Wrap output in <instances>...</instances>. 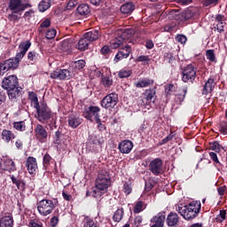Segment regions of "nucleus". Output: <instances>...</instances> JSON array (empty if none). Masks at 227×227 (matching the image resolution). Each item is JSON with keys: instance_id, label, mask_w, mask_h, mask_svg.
I'll return each mask as SVG.
<instances>
[{"instance_id": "6", "label": "nucleus", "mask_w": 227, "mask_h": 227, "mask_svg": "<svg viewBox=\"0 0 227 227\" xmlns=\"http://www.w3.org/2000/svg\"><path fill=\"white\" fill-rule=\"evenodd\" d=\"M100 107L90 106H85L82 116L83 118H86V120H89V121H93V119L95 120L96 123H98L100 121Z\"/></svg>"}, {"instance_id": "16", "label": "nucleus", "mask_w": 227, "mask_h": 227, "mask_svg": "<svg viewBox=\"0 0 227 227\" xmlns=\"http://www.w3.org/2000/svg\"><path fill=\"white\" fill-rule=\"evenodd\" d=\"M165 221L166 212H160L151 219V223H153V225L151 227H164Z\"/></svg>"}, {"instance_id": "30", "label": "nucleus", "mask_w": 227, "mask_h": 227, "mask_svg": "<svg viewBox=\"0 0 227 227\" xmlns=\"http://www.w3.org/2000/svg\"><path fill=\"white\" fill-rule=\"evenodd\" d=\"M155 81L150 78H143L138 82L135 83L136 88H148V86L153 85Z\"/></svg>"}, {"instance_id": "4", "label": "nucleus", "mask_w": 227, "mask_h": 227, "mask_svg": "<svg viewBox=\"0 0 227 227\" xmlns=\"http://www.w3.org/2000/svg\"><path fill=\"white\" fill-rule=\"evenodd\" d=\"M54 208H56V204H54V201H52V200L43 199L37 203L38 213L43 217L51 215Z\"/></svg>"}, {"instance_id": "22", "label": "nucleus", "mask_w": 227, "mask_h": 227, "mask_svg": "<svg viewBox=\"0 0 227 227\" xmlns=\"http://www.w3.org/2000/svg\"><path fill=\"white\" fill-rule=\"evenodd\" d=\"M215 88V81L213 78H208V80L203 85L202 95H208V93H212Z\"/></svg>"}, {"instance_id": "3", "label": "nucleus", "mask_w": 227, "mask_h": 227, "mask_svg": "<svg viewBox=\"0 0 227 227\" xmlns=\"http://www.w3.org/2000/svg\"><path fill=\"white\" fill-rule=\"evenodd\" d=\"M176 210L185 221H192L198 217L201 211V201L192 200L184 207L178 206Z\"/></svg>"}, {"instance_id": "20", "label": "nucleus", "mask_w": 227, "mask_h": 227, "mask_svg": "<svg viewBox=\"0 0 227 227\" xmlns=\"http://www.w3.org/2000/svg\"><path fill=\"white\" fill-rule=\"evenodd\" d=\"M180 223V216L175 212H170L167 216V225L169 227H176Z\"/></svg>"}, {"instance_id": "35", "label": "nucleus", "mask_w": 227, "mask_h": 227, "mask_svg": "<svg viewBox=\"0 0 227 227\" xmlns=\"http://www.w3.org/2000/svg\"><path fill=\"white\" fill-rule=\"evenodd\" d=\"M28 100L31 102V106L35 109L40 106V102H38V95L35 91L28 92Z\"/></svg>"}, {"instance_id": "45", "label": "nucleus", "mask_w": 227, "mask_h": 227, "mask_svg": "<svg viewBox=\"0 0 227 227\" xmlns=\"http://www.w3.org/2000/svg\"><path fill=\"white\" fill-rule=\"evenodd\" d=\"M47 27H51V18L45 19L39 26L37 31L38 33H43V29H47Z\"/></svg>"}, {"instance_id": "29", "label": "nucleus", "mask_w": 227, "mask_h": 227, "mask_svg": "<svg viewBox=\"0 0 227 227\" xmlns=\"http://www.w3.org/2000/svg\"><path fill=\"white\" fill-rule=\"evenodd\" d=\"M76 12L79 15L82 17H86V15H90L91 12V10L90 9V5L87 4H81L77 9Z\"/></svg>"}, {"instance_id": "41", "label": "nucleus", "mask_w": 227, "mask_h": 227, "mask_svg": "<svg viewBox=\"0 0 227 227\" xmlns=\"http://www.w3.org/2000/svg\"><path fill=\"white\" fill-rule=\"evenodd\" d=\"M51 8V0H42L38 4V10L41 13L47 12Z\"/></svg>"}, {"instance_id": "21", "label": "nucleus", "mask_w": 227, "mask_h": 227, "mask_svg": "<svg viewBox=\"0 0 227 227\" xmlns=\"http://www.w3.org/2000/svg\"><path fill=\"white\" fill-rule=\"evenodd\" d=\"M51 164H54L55 171H58V163H56V160L52 159V156H51V154L46 153L43 158V166L44 169H49Z\"/></svg>"}, {"instance_id": "60", "label": "nucleus", "mask_w": 227, "mask_h": 227, "mask_svg": "<svg viewBox=\"0 0 227 227\" xmlns=\"http://www.w3.org/2000/svg\"><path fill=\"white\" fill-rule=\"evenodd\" d=\"M16 13H20V12H12L11 14H9L7 16V19L10 22H17V20H19L20 18L19 17V15H17Z\"/></svg>"}, {"instance_id": "34", "label": "nucleus", "mask_w": 227, "mask_h": 227, "mask_svg": "<svg viewBox=\"0 0 227 227\" xmlns=\"http://www.w3.org/2000/svg\"><path fill=\"white\" fill-rule=\"evenodd\" d=\"M90 43H91L88 38H86L84 35L82 38H81L78 42V51H84L90 47Z\"/></svg>"}, {"instance_id": "7", "label": "nucleus", "mask_w": 227, "mask_h": 227, "mask_svg": "<svg viewBox=\"0 0 227 227\" xmlns=\"http://www.w3.org/2000/svg\"><path fill=\"white\" fill-rule=\"evenodd\" d=\"M119 99H118V94L112 92L110 94H107L101 101L100 106L103 107V109H107L108 111H111V109H114L116 106L118 105Z\"/></svg>"}, {"instance_id": "63", "label": "nucleus", "mask_w": 227, "mask_h": 227, "mask_svg": "<svg viewBox=\"0 0 227 227\" xmlns=\"http://www.w3.org/2000/svg\"><path fill=\"white\" fill-rule=\"evenodd\" d=\"M123 192H125L127 195L130 194L132 192V186L130 183L126 182L123 184Z\"/></svg>"}, {"instance_id": "43", "label": "nucleus", "mask_w": 227, "mask_h": 227, "mask_svg": "<svg viewBox=\"0 0 227 227\" xmlns=\"http://www.w3.org/2000/svg\"><path fill=\"white\" fill-rule=\"evenodd\" d=\"M209 148L210 150H213V152H215L216 153H219L221 150H224V147L221 145L218 141L209 143Z\"/></svg>"}, {"instance_id": "39", "label": "nucleus", "mask_w": 227, "mask_h": 227, "mask_svg": "<svg viewBox=\"0 0 227 227\" xmlns=\"http://www.w3.org/2000/svg\"><path fill=\"white\" fill-rule=\"evenodd\" d=\"M187 95V88H183L178 90V93L176 95V102L182 104L185 100V96Z\"/></svg>"}, {"instance_id": "25", "label": "nucleus", "mask_w": 227, "mask_h": 227, "mask_svg": "<svg viewBox=\"0 0 227 227\" xmlns=\"http://www.w3.org/2000/svg\"><path fill=\"white\" fill-rule=\"evenodd\" d=\"M101 35H102V34L100 33V30H98V29H91L83 35V36L86 37L90 43L97 42L98 37Z\"/></svg>"}, {"instance_id": "17", "label": "nucleus", "mask_w": 227, "mask_h": 227, "mask_svg": "<svg viewBox=\"0 0 227 227\" xmlns=\"http://www.w3.org/2000/svg\"><path fill=\"white\" fill-rule=\"evenodd\" d=\"M15 69L17 68L13 66V63L10 59L0 61V75H4L6 72H10V70Z\"/></svg>"}, {"instance_id": "56", "label": "nucleus", "mask_w": 227, "mask_h": 227, "mask_svg": "<svg viewBox=\"0 0 227 227\" xmlns=\"http://www.w3.org/2000/svg\"><path fill=\"white\" fill-rule=\"evenodd\" d=\"M143 205H144L143 201L141 200L137 201L133 209L134 214H139L143 212Z\"/></svg>"}, {"instance_id": "52", "label": "nucleus", "mask_w": 227, "mask_h": 227, "mask_svg": "<svg viewBox=\"0 0 227 227\" xmlns=\"http://www.w3.org/2000/svg\"><path fill=\"white\" fill-rule=\"evenodd\" d=\"M59 215V209H57V214L51 217L50 221V226L51 227H57L59 223V218L58 217Z\"/></svg>"}, {"instance_id": "42", "label": "nucleus", "mask_w": 227, "mask_h": 227, "mask_svg": "<svg viewBox=\"0 0 227 227\" xmlns=\"http://www.w3.org/2000/svg\"><path fill=\"white\" fill-rule=\"evenodd\" d=\"M124 214L123 207L118 208L113 215V221H114V223H120L121 219H123Z\"/></svg>"}, {"instance_id": "53", "label": "nucleus", "mask_w": 227, "mask_h": 227, "mask_svg": "<svg viewBox=\"0 0 227 227\" xmlns=\"http://www.w3.org/2000/svg\"><path fill=\"white\" fill-rule=\"evenodd\" d=\"M202 4L206 8L207 6H217L219 4V0H202Z\"/></svg>"}, {"instance_id": "27", "label": "nucleus", "mask_w": 227, "mask_h": 227, "mask_svg": "<svg viewBox=\"0 0 227 227\" xmlns=\"http://www.w3.org/2000/svg\"><path fill=\"white\" fill-rule=\"evenodd\" d=\"M67 122L68 126L71 127V129H77V127H79V125L82 123V119L72 114L68 116Z\"/></svg>"}, {"instance_id": "8", "label": "nucleus", "mask_w": 227, "mask_h": 227, "mask_svg": "<svg viewBox=\"0 0 227 227\" xmlns=\"http://www.w3.org/2000/svg\"><path fill=\"white\" fill-rule=\"evenodd\" d=\"M184 82H192L196 79V67L192 64L187 65L182 72Z\"/></svg>"}, {"instance_id": "55", "label": "nucleus", "mask_w": 227, "mask_h": 227, "mask_svg": "<svg viewBox=\"0 0 227 227\" xmlns=\"http://www.w3.org/2000/svg\"><path fill=\"white\" fill-rule=\"evenodd\" d=\"M56 29L51 28L47 30V32L45 33V38L47 40H52L53 38H56Z\"/></svg>"}, {"instance_id": "54", "label": "nucleus", "mask_w": 227, "mask_h": 227, "mask_svg": "<svg viewBox=\"0 0 227 227\" xmlns=\"http://www.w3.org/2000/svg\"><path fill=\"white\" fill-rule=\"evenodd\" d=\"M219 131L222 133L223 136L227 135V121H222L219 124Z\"/></svg>"}, {"instance_id": "51", "label": "nucleus", "mask_w": 227, "mask_h": 227, "mask_svg": "<svg viewBox=\"0 0 227 227\" xmlns=\"http://www.w3.org/2000/svg\"><path fill=\"white\" fill-rule=\"evenodd\" d=\"M226 219V210H220L219 215L215 218V223H223Z\"/></svg>"}, {"instance_id": "47", "label": "nucleus", "mask_w": 227, "mask_h": 227, "mask_svg": "<svg viewBox=\"0 0 227 227\" xmlns=\"http://www.w3.org/2000/svg\"><path fill=\"white\" fill-rule=\"evenodd\" d=\"M209 157H210L211 160H213V163L216 168H221V166H223L221 161H219V158L217 157V153H215L214 152H209Z\"/></svg>"}, {"instance_id": "37", "label": "nucleus", "mask_w": 227, "mask_h": 227, "mask_svg": "<svg viewBox=\"0 0 227 227\" xmlns=\"http://www.w3.org/2000/svg\"><path fill=\"white\" fill-rule=\"evenodd\" d=\"M134 35H136V31L133 28H126L122 31L120 37L125 42V40H129V38H132Z\"/></svg>"}, {"instance_id": "1", "label": "nucleus", "mask_w": 227, "mask_h": 227, "mask_svg": "<svg viewBox=\"0 0 227 227\" xmlns=\"http://www.w3.org/2000/svg\"><path fill=\"white\" fill-rule=\"evenodd\" d=\"M35 118L40 123L47 125L50 130L58 129L56 116H54L52 110H51L46 103H41L37 107H35Z\"/></svg>"}, {"instance_id": "59", "label": "nucleus", "mask_w": 227, "mask_h": 227, "mask_svg": "<svg viewBox=\"0 0 227 227\" xmlns=\"http://www.w3.org/2000/svg\"><path fill=\"white\" fill-rule=\"evenodd\" d=\"M84 67H86L85 60L80 59V60L74 62V68H76V70H82V68H84Z\"/></svg>"}, {"instance_id": "28", "label": "nucleus", "mask_w": 227, "mask_h": 227, "mask_svg": "<svg viewBox=\"0 0 227 227\" xmlns=\"http://www.w3.org/2000/svg\"><path fill=\"white\" fill-rule=\"evenodd\" d=\"M136 10V5L132 2H128L121 6V13L130 15Z\"/></svg>"}, {"instance_id": "50", "label": "nucleus", "mask_w": 227, "mask_h": 227, "mask_svg": "<svg viewBox=\"0 0 227 227\" xmlns=\"http://www.w3.org/2000/svg\"><path fill=\"white\" fill-rule=\"evenodd\" d=\"M132 75V71L129 69H121L118 73L119 79H127V77H130Z\"/></svg>"}, {"instance_id": "19", "label": "nucleus", "mask_w": 227, "mask_h": 227, "mask_svg": "<svg viewBox=\"0 0 227 227\" xmlns=\"http://www.w3.org/2000/svg\"><path fill=\"white\" fill-rule=\"evenodd\" d=\"M12 184L16 185L19 191H24L26 189V182L23 181L22 177L20 175H10L9 176Z\"/></svg>"}, {"instance_id": "64", "label": "nucleus", "mask_w": 227, "mask_h": 227, "mask_svg": "<svg viewBox=\"0 0 227 227\" xmlns=\"http://www.w3.org/2000/svg\"><path fill=\"white\" fill-rule=\"evenodd\" d=\"M29 227H43V223L42 222L31 220L29 222Z\"/></svg>"}, {"instance_id": "49", "label": "nucleus", "mask_w": 227, "mask_h": 227, "mask_svg": "<svg viewBox=\"0 0 227 227\" xmlns=\"http://www.w3.org/2000/svg\"><path fill=\"white\" fill-rule=\"evenodd\" d=\"M5 164L7 166V169L5 171H9L10 173H13L14 171H17V167L15 166V161L12 160H7L5 161Z\"/></svg>"}, {"instance_id": "26", "label": "nucleus", "mask_w": 227, "mask_h": 227, "mask_svg": "<svg viewBox=\"0 0 227 227\" xmlns=\"http://www.w3.org/2000/svg\"><path fill=\"white\" fill-rule=\"evenodd\" d=\"M192 17H194V12L191 10H187L179 13L176 20H177V22H185L186 20H190V19H192Z\"/></svg>"}, {"instance_id": "33", "label": "nucleus", "mask_w": 227, "mask_h": 227, "mask_svg": "<svg viewBox=\"0 0 227 227\" xmlns=\"http://www.w3.org/2000/svg\"><path fill=\"white\" fill-rule=\"evenodd\" d=\"M124 43L125 41L123 40V37L119 35L110 41V47L111 49H119Z\"/></svg>"}, {"instance_id": "23", "label": "nucleus", "mask_w": 227, "mask_h": 227, "mask_svg": "<svg viewBox=\"0 0 227 227\" xmlns=\"http://www.w3.org/2000/svg\"><path fill=\"white\" fill-rule=\"evenodd\" d=\"M15 133L10 129H3L1 132V139L4 141V143H10V141H13L15 139Z\"/></svg>"}, {"instance_id": "44", "label": "nucleus", "mask_w": 227, "mask_h": 227, "mask_svg": "<svg viewBox=\"0 0 227 227\" xmlns=\"http://www.w3.org/2000/svg\"><path fill=\"white\" fill-rule=\"evenodd\" d=\"M83 227H98V223L90 218L89 216H86L84 218Z\"/></svg>"}, {"instance_id": "14", "label": "nucleus", "mask_w": 227, "mask_h": 227, "mask_svg": "<svg viewBox=\"0 0 227 227\" xmlns=\"http://www.w3.org/2000/svg\"><path fill=\"white\" fill-rule=\"evenodd\" d=\"M130 52H132V46L129 44H126L125 47L120 48L119 51L115 55L116 63H118V61H121V59H127V58L130 56Z\"/></svg>"}, {"instance_id": "32", "label": "nucleus", "mask_w": 227, "mask_h": 227, "mask_svg": "<svg viewBox=\"0 0 227 227\" xmlns=\"http://www.w3.org/2000/svg\"><path fill=\"white\" fill-rule=\"evenodd\" d=\"M27 59L31 63H38L42 59V56L36 51H31L27 53Z\"/></svg>"}, {"instance_id": "2", "label": "nucleus", "mask_w": 227, "mask_h": 227, "mask_svg": "<svg viewBox=\"0 0 227 227\" xmlns=\"http://www.w3.org/2000/svg\"><path fill=\"white\" fill-rule=\"evenodd\" d=\"M1 86L3 90H6L12 102H17V98L22 95V89L19 87V78L15 74L4 77Z\"/></svg>"}, {"instance_id": "13", "label": "nucleus", "mask_w": 227, "mask_h": 227, "mask_svg": "<svg viewBox=\"0 0 227 227\" xmlns=\"http://www.w3.org/2000/svg\"><path fill=\"white\" fill-rule=\"evenodd\" d=\"M143 97L146 104H155L157 100V87L150 88L143 92Z\"/></svg>"}, {"instance_id": "61", "label": "nucleus", "mask_w": 227, "mask_h": 227, "mask_svg": "<svg viewBox=\"0 0 227 227\" xmlns=\"http://www.w3.org/2000/svg\"><path fill=\"white\" fill-rule=\"evenodd\" d=\"M176 41L179 43H182V45L185 44L187 43V36L180 34L176 36Z\"/></svg>"}, {"instance_id": "11", "label": "nucleus", "mask_w": 227, "mask_h": 227, "mask_svg": "<svg viewBox=\"0 0 227 227\" xmlns=\"http://www.w3.org/2000/svg\"><path fill=\"white\" fill-rule=\"evenodd\" d=\"M51 79H58L59 81H68L72 79V74L68 69L57 68L55 71L51 73Z\"/></svg>"}, {"instance_id": "40", "label": "nucleus", "mask_w": 227, "mask_h": 227, "mask_svg": "<svg viewBox=\"0 0 227 227\" xmlns=\"http://www.w3.org/2000/svg\"><path fill=\"white\" fill-rule=\"evenodd\" d=\"M106 191H102L100 190V188H98V186H95L92 187V191L90 192V194L92 196V198H96L97 200H98L99 198H102V196H104V194H106Z\"/></svg>"}, {"instance_id": "36", "label": "nucleus", "mask_w": 227, "mask_h": 227, "mask_svg": "<svg viewBox=\"0 0 227 227\" xmlns=\"http://www.w3.org/2000/svg\"><path fill=\"white\" fill-rule=\"evenodd\" d=\"M26 56V53L24 51H20L16 54L15 58L9 59L12 65L14 66V68H19V63H20V59Z\"/></svg>"}, {"instance_id": "58", "label": "nucleus", "mask_w": 227, "mask_h": 227, "mask_svg": "<svg viewBox=\"0 0 227 227\" xmlns=\"http://www.w3.org/2000/svg\"><path fill=\"white\" fill-rule=\"evenodd\" d=\"M207 59L214 63L215 61V53L214 52V50H207L206 51Z\"/></svg>"}, {"instance_id": "9", "label": "nucleus", "mask_w": 227, "mask_h": 227, "mask_svg": "<svg viewBox=\"0 0 227 227\" xmlns=\"http://www.w3.org/2000/svg\"><path fill=\"white\" fill-rule=\"evenodd\" d=\"M102 143L104 142L100 141V138H98L97 135L92 134L89 136L86 146L90 150V152H98V150L102 148Z\"/></svg>"}, {"instance_id": "46", "label": "nucleus", "mask_w": 227, "mask_h": 227, "mask_svg": "<svg viewBox=\"0 0 227 227\" xmlns=\"http://www.w3.org/2000/svg\"><path fill=\"white\" fill-rule=\"evenodd\" d=\"M12 125L15 130H19L20 132H24V130H26V122L24 121H14Z\"/></svg>"}, {"instance_id": "12", "label": "nucleus", "mask_w": 227, "mask_h": 227, "mask_svg": "<svg viewBox=\"0 0 227 227\" xmlns=\"http://www.w3.org/2000/svg\"><path fill=\"white\" fill-rule=\"evenodd\" d=\"M35 134L39 143H47V137L49 134L47 133V129H45L43 125L37 124L35 128Z\"/></svg>"}, {"instance_id": "31", "label": "nucleus", "mask_w": 227, "mask_h": 227, "mask_svg": "<svg viewBox=\"0 0 227 227\" xmlns=\"http://www.w3.org/2000/svg\"><path fill=\"white\" fill-rule=\"evenodd\" d=\"M0 227H13V216L5 215L0 219Z\"/></svg>"}, {"instance_id": "24", "label": "nucleus", "mask_w": 227, "mask_h": 227, "mask_svg": "<svg viewBox=\"0 0 227 227\" xmlns=\"http://www.w3.org/2000/svg\"><path fill=\"white\" fill-rule=\"evenodd\" d=\"M22 0H9L8 9L13 13H20Z\"/></svg>"}, {"instance_id": "62", "label": "nucleus", "mask_w": 227, "mask_h": 227, "mask_svg": "<svg viewBox=\"0 0 227 227\" xmlns=\"http://www.w3.org/2000/svg\"><path fill=\"white\" fill-rule=\"evenodd\" d=\"M137 63H145V65H148L150 63V58L148 56L141 55L138 58H137Z\"/></svg>"}, {"instance_id": "38", "label": "nucleus", "mask_w": 227, "mask_h": 227, "mask_svg": "<svg viewBox=\"0 0 227 227\" xmlns=\"http://www.w3.org/2000/svg\"><path fill=\"white\" fill-rule=\"evenodd\" d=\"M101 82L105 88H111V85L113 84V75L102 74L101 75Z\"/></svg>"}, {"instance_id": "57", "label": "nucleus", "mask_w": 227, "mask_h": 227, "mask_svg": "<svg viewBox=\"0 0 227 227\" xmlns=\"http://www.w3.org/2000/svg\"><path fill=\"white\" fill-rule=\"evenodd\" d=\"M63 137V129L59 128V129L55 132V141L57 145L61 143V137Z\"/></svg>"}, {"instance_id": "18", "label": "nucleus", "mask_w": 227, "mask_h": 227, "mask_svg": "<svg viewBox=\"0 0 227 227\" xmlns=\"http://www.w3.org/2000/svg\"><path fill=\"white\" fill-rule=\"evenodd\" d=\"M132 148H134V144L130 140H122L118 145L121 153H130Z\"/></svg>"}, {"instance_id": "5", "label": "nucleus", "mask_w": 227, "mask_h": 227, "mask_svg": "<svg viewBox=\"0 0 227 227\" xmlns=\"http://www.w3.org/2000/svg\"><path fill=\"white\" fill-rule=\"evenodd\" d=\"M110 185L111 177L109 176V173H107L106 171L99 172L95 182V186L107 192V189H109Z\"/></svg>"}, {"instance_id": "15", "label": "nucleus", "mask_w": 227, "mask_h": 227, "mask_svg": "<svg viewBox=\"0 0 227 227\" xmlns=\"http://www.w3.org/2000/svg\"><path fill=\"white\" fill-rule=\"evenodd\" d=\"M26 168L30 175H35L38 169V161L36 158L28 156L26 160Z\"/></svg>"}, {"instance_id": "10", "label": "nucleus", "mask_w": 227, "mask_h": 227, "mask_svg": "<svg viewBox=\"0 0 227 227\" xmlns=\"http://www.w3.org/2000/svg\"><path fill=\"white\" fill-rule=\"evenodd\" d=\"M149 171L154 175V176H159L162 175L163 170V161L160 158H156L149 163Z\"/></svg>"}, {"instance_id": "48", "label": "nucleus", "mask_w": 227, "mask_h": 227, "mask_svg": "<svg viewBox=\"0 0 227 227\" xmlns=\"http://www.w3.org/2000/svg\"><path fill=\"white\" fill-rule=\"evenodd\" d=\"M30 47H31V41L29 40L20 43V44L19 45V49L21 51V52H24L25 54L26 52H27V51H29Z\"/></svg>"}]
</instances>
